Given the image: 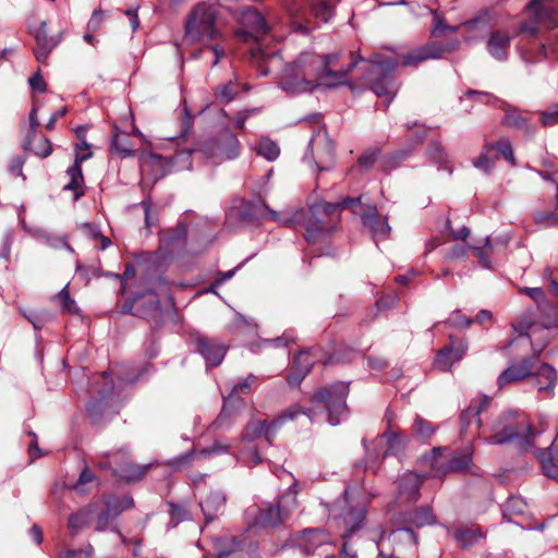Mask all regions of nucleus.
<instances>
[{
  "instance_id": "nucleus-1",
  "label": "nucleus",
  "mask_w": 558,
  "mask_h": 558,
  "mask_svg": "<svg viewBox=\"0 0 558 558\" xmlns=\"http://www.w3.org/2000/svg\"><path fill=\"white\" fill-rule=\"evenodd\" d=\"M339 58L340 53L322 57L313 51H303L295 60L286 64L279 86L287 93L301 94L320 87L333 88L343 85L357 61L338 68Z\"/></svg>"
},
{
  "instance_id": "nucleus-2",
  "label": "nucleus",
  "mask_w": 558,
  "mask_h": 558,
  "mask_svg": "<svg viewBox=\"0 0 558 558\" xmlns=\"http://www.w3.org/2000/svg\"><path fill=\"white\" fill-rule=\"evenodd\" d=\"M535 325L536 324L531 313L519 316L512 323V329L517 333V337L512 338L504 350L507 351L514 345L530 344L532 348V354L523 357L518 363H510V365L500 373L497 380L500 389L507 385L522 381L533 374V368L538 361V356L546 347V341H537L533 339V335L529 333V329L534 328Z\"/></svg>"
},
{
  "instance_id": "nucleus-3",
  "label": "nucleus",
  "mask_w": 558,
  "mask_h": 558,
  "mask_svg": "<svg viewBox=\"0 0 558 558\" xmlns=\"http://www.w3.org/2000/svg\"><path fill=\"white\" fill-rule=\"evenodd\" d=\"M422 465L429 470L420 475L414 472L404 474L399 484L402 495H408L410 499H417L423 478L426 476H441L448 472H464L472 465V450L464 448L451 454L450 459L444 456V449L434 448L430 454L421 460Z\"/></svg>"
},
{
  "instance_id": "nucleus-4",
  "label": "nucleus",
  "mask_w": 558,
  "mask_h": 558,
  "mask_svg": "<svg viewBox=\"0 0 558 558\" xmlns=\"http://www.w3.org/2000/svg\"><path fill=\"white\" fill-rule=\"evenodd\" d=\"M217 21L218 7L216 3L203 1L195 4L184 22V38L192 44H209L222 38Z\"/></svg>"
},
{
  "instance_id": "nucleus-5",
  "label": "nucleus",
  "mask_w": 558,
  "mask_h": 558,
  "mask_svg": "<svg viewBox=\"0 0 558 558\" xmlns=\"http://www.w3.org/2000/svg\"><path fill=\"white\" fill-rule=\"evenodd\" d=\"M231 215H235L240 221L245 223H255L259 220H270L278 222L281 227L290 228L294 225L301 223L305 210L299 208H288L282 211L271 209L264 202H246L240 207L233 208Z\"/></svg>"
},
{
  "instance_id": "nucleus-6",
  "label": "nucleus",
  "mask_w": 558,
  "mask_h": 558,
  "mask_svg": "<svg viewBox=\"0 0 558 558\" xmlns=\"http://www.w3.org/2000/svg\"><path fill=\"white\" fill-rule=\"evenodd\" d=\"M191 153L192 150L182 151L178 154V157H189ZM193 153L198 154L207 162L217 166L239 156L240 142L231 131L225 130L218 136L198 143Z\"/></svg>"
},
{
  "instance_id": "nucleus-7",
  "label": "nucleus",
  "mask_w": 558,
  "mask_h": 558,
  "mask_svg": "<svg viewBox=\"0 0 558 558\" xmlns=\"http://www.w3.org/2000/svg\"><path fill=\"white\" fill-rule=\"evenodd\" d=\"M348 490H343L342 499L338 500L332 508L330 513L344 529L341 534L343 541L339 558H356V551L350 545L351 536L363 526L365 519V510L363 508L355 509L348 506L347 499Z\"/></svg>"
},
{
  "instance_id": "nucleus-8",
  "label": "nucleus",
  "mask_w": 558,
  "mask_h": 558,
  "mask_svg": "<svg viewBox=\"0 0 558 558\" xmlns=\"http://www.w3.org/2000/svg\"><path fill=\"white\" fill-rule=\"evenodd\" d=\"M239 22L243 28L235 31V36L244 41L253 38L257 46L251 49L253 59L275 61L277 52H268L259 43L262 37L268 33V26L264 17L256 10L247 8L242 11Z\"/></svg>"
},
{
  "instance_id": "nucleus-9",
  "label": "nucleus",
  "mask_w": 558,
  "mask_h": 558,
  "mask_svg": "<svg viewBox=\"0 0 558 558\" xmlns=\"http://www.w3.org/2000/svg\"><path fill=\"white\" fill-rule=\"evenodd\" d=\"M348 393L349 383L338 381L320 388L313 396L312 401L325 405L329 424L336 426L348 415Z\"/></svg>"
},
{
  "instance_id": "nucleus-10",
  "label": "nucleus",
  "mask_w": 558,
  "mask_h": 558,
  "mask_svg": "<svg viewBox=\"0 0 558 558\" xmlns=\"http://www.w3.org/2000/svg\"><path fill=\"white\" fill-rule=\"evenodd\" d=\"M353 61L363 62L373 76L372 90L378 97H386L388 104L396 96L397 89L392 81V72L397 68L396 61H389L388 58L376 54L372 60L354 59Z\"/></svg>"
},
{
  "instance_id": "nucleus-11",
  "label": "nucleus",
  "mask_w": 558,
  "mask_h": 558,
  "mask_svg": "<svg viewBox=\"0 0 558 558\" xmlns=\"http://www.w3.org/2000/svg\"><path fill=\"white\" fill-rule=\"evenodd\" d=\"M306 414L311 421H313V416L311 412H304L299 405H292L283 413L272 420L271 422H268L266 420H256L251 421L244 428L242 433V440L252 444L255 439L260 438L262 436L265 437L268 445H271L272 438L275 437L278 428L286 423L287 421L293 420L299 414Z\"/></svg>"
},
{
  "instance_id": "nucleus-12",
  "label": "nucleus",
  "mask_w": 558,
  "mask_h": 558,
  "mask_svg": "<svg viewBox=\"0 0 558 558\" xmlns=\"http://www.w3.org/2000/svg\"><path fill=\"white\" fill-rule=\"evenodd\" d=\"M100 501V508L96 511V526L97 532L112 531L117 532L120 536L118 527L114 525V520L126 509L134 507V500L131 495H123L116 497L112 495L105 496Z\"/></svg>"
},
{
  "instance_id": "nucleus-13",
  "label": "nucleus",
  "mask_w": 558,
  "mask_h": 558,
  "mask_svg": "<svg viewBox=\"0 0 558 558\" xmlns=\"http://www.w3.org/2000/svg\"><path fill=\"white\" fill-rule=\"evenodd\" d=\"M460 41L458 39L450 40L446 44L433 41L425 46L417 47L407 53L398 56V58H388L389 61H396L403 66H417L420 63L430 59H441L447 53L458 50Z\"/></svg>"
},
{
  "instance_id": "nucleus-14",
  "label": "nucleus",
  "mask_w": 558,
  "mask_h": 558,
  "mask_svg": "<svg viewBox=\"0 0 558 558\" xmlns=\"http://www.w3.org/2000/svg\"><path fill=\"white\" fill-rule=\"evenodd\" d=\"M555 2L556 0H532L526 7L532 20L520 26V33L534 36L538 32V24L558 25V11L553 5Z\"/></svg>"
},
{
  "instance_id": "nucleus-15",
  "label": "nucleus",
  "mask_w": 558,
  "mask_h": 558,
  "mask_svg": "<svg viewBox=\"0 0 558 558\" xmlns=\"http://www.w3.org/2000/svg\"><path fill=\"white\" fill-rule=\"evenodd\" d=\"M304 159H311L320 171L331 168L335 159L333 143L328 133L318 129L312 136Z\"/></svg>"
},
{
  "instance_id": "nucleus-16",
  "label": "nucleus",
  "mask_w": 558,
  "mask_h": 558,
  "mask_svg": "<svg viewBox=\"0 0 558 558\" xmlns=\"http://www.w3.org/2000/svg\"><path fill=\"white\" fill-rule=\"evenodd\" d=\"M98 465L101 469H110L113 475L126 482L141 480L147 469L146 466L141 468L130 462L124 451L111 454L107 461H100Z\"/></svg>"
},
{
  "instance_id": "nucleus-17",
  "label": "nucleus",
  "mask_w": 558,
  "mask_h": 558,
  "mask_svg": "<svg viewBox=\"0 0 558 558\" xmlns=\"http://www.w3.org/2000/svg\"><path fill=\"white\" fill-rule=\"evenodd\" d=\"M520 293H523L527 296H530L532 300H534L537 303V306L542 310H547V313L545 316L539 319V322L536 319L534 312L526 311V313H531L533 316V319L535 322V327L529 329L530 335H535L536 329L542 327L543 329H550V328H557L558 329V313L557 311L548 305L546 301L545 293L542 288H522L520 289ZM524 313L521 315L523 316Z\"/></svg>"
},
{
  "instance_id": "nucleus-18",
  "label": "nucleus",
  "mask_w": 558,
  "mask_h": 558,
  "mask_svg": "<svg viewBox=\"0 0 558 558\" xmlns=\"http://www.w3.org/2000/svg\"><path fill=\"white\" fill-rule=\"evenodd\" d=\"M231 446L221 440H215L214 444L209 447H206L201 450L192 449L185 454L173 458L169 464L177 471L182 470L186 466H190L194 459H206L211 456H220L228 453L230 451Z\"/></svg>"
},
{
  "instance_id": "nucleus-19",
  "label": "nucleus",
  "mask_w": 558,
  "mask_h": 558,
  "mask_svg": "<svg viewBox=\"0 0 558 558\" xmlns=\"http://www.w3.org/2000/svg\"><path fill=\"white\" fill-rule=\"evenodd\" d=\"M299 545L307 556H320L325 553L324 549L333 543L326 530H304L299 538Z\"/></svg>"
},
{
  "instance_id": "nucleus-20",
  "label": "nucleus",
  "mask_w": 558,
  "mask_h": 558,
  "mask_svg": "<svg viewBox=\"0 0 558 558\" xmlns=\"http://www.w3.org/2000/svg\"><path fill=\"white\" fill-rule=\"evenodd\" d=\"M123 312L143 318H160L162 314L161 304L155 294H146L131 302L128 301L123 306Z\"/></svg>"
},
{
  "instance_id": "nucleus-21",
  "label": "nucleus",
  "mask_w": 558,
  "mask_h": 558,
  "mask_svg": "<svg viewBox=\"0 0 558 558\" xmlns=\"http://www.w3.org/2000/svg\"><path fill=\"white\" fill-rule=\"evenodd\" d=\"M257 380V377L253 374H250L247 377L239 381L236 385H234L227 398H225V403L222 407V410L219 414V416L214 422V426L217 428L223 427L229 417L231 416V405L233 402H242V400L236 399L238 393L247 395L251 392V387L253 384H255Z\"/></svg>"
},
{
  "instance_id": "nucleus-22",
  "label": "nucleus",
  "mask_w": 558,
  "mask_h": 558,
  "mask_svg": "<svg viewBox=\"0 0 558 558\" xmlns=\"http://www.w3.org/2000/svg\"><path fill=\"white\" fill-rule=\"evenodd\" d=\"M33 37L37 43V47L34 49L35 58L40 63H46L51 51L61 41V34L57 36H49L47 23L41 21L39 26L31 31Z\"/></svg>"
},
{
  "instance_id": "nucleus-23",
  "label": "nucleus",
  "mask_w": 558,
  "mask_h": 558,
  "mask_svg": "<svg viewBox=\"0 0 558 558\" xmlns=\"http://www.w3.org/2000/svg\"><path fill=\"white\" fill-rule=\"evenodd\" d=\"M196 348L206 361L207 365L210 366L219 365L227 352V348L222 343L205 337L196 338Z\"/></svg>"
},
{
  "instance_id": "nucleus-24",
  "label": "nucleus",
  "mask_w": 558,
  "mask_h": 558,
  "mask_svg": "<svg viewBox=\"0 0 558 558\" xmlns=\"http://www.w3.org/2000/svg\"><path fill=\"white\" fill-rule=\"evenodd\" d=\"M89 157L90 154H88L87 156H80L78 154H76L74 163L66 170L69 182L64 185L63 190L73 192L74 201H77L85 193L84 177L81 163L87 160Z\"/></svg>"
},
{
  "instance_id": "nucleus-25",
  "label": "nucleus",
  "mask_w": 558,
  "mask_h": 558,
  "mask_svg": "<svg viewBox=\"0 0 558 558\" xmlns=\"http://www.w3.org/2000/svg\"><path fill=\"white\" fill-rule=\"evenodd\" d=\"M502 123L508 128L524 132L527 136H534L536 133V128L530 124V118L515 107L507 106L505 108Z\"/></svg>"
},
{
  "instance_id": "nucleus-26",
  "label": "nucleus",
  "mask_w": 558,
  "mask_h": 558,
  "mask_svg": "<svg viewBox=\"0 0 558 558\" xmlns=\"http://www.w3.org/2000/svg\"><path fill=\"white\" fill-rule=\"evenodd\" d=\"M363 225L372 231L375 242L385 240L389 236L391 228L388 223L387 217H381L376 208L362 217Z\"/></svg>"
},
{
  "instance_id": "nucleus-27",
  "label": "nucleus",
  "mask_w": 558,
  "mask_h": 558,
  "mask_svg": "<svg viewBox=\"0 0 558 558\" xmlns=\"http://www.w3.org/2000/svg\"><path fill=\"white\" fill-rule=\"evenodd\" d=\"M199 505L206 522L209 523L223 511L226 496L220 489H211Z\"/></svg>"
},
{
  "instance_id": "nucleus-28",
  "label": "nucleus",
  "mask_w": 558,
  "mask_h": 558,
  "mask_svg": "<svg viewBox=\"0 0 558 558\" xmlns=\"http://www.w3.org/2000/svg\"><path fill=\"white\" fill-rule=\"evenodd\" d=\"M100 508V501H94L76 512L72 513L68 521V527L72 534H76L82 529L87 526L95 518L96 511Z\"/></svg>"
},
{
  "instance_id": "nucleus-29",
  "label": "nucleus",
  "mask_w": 558,
  "mask_h": 558,
  "mask_svg": "<svg viewBox=\"0 0 558 558\" xmlns=\"http://www.w3.org/2000/svg\"><path fill=\"white\" fill-rule=\"evenodd\" d=\"M511 36L507 32L495 31L488 38L487 50L494 59L504 61L508 57Z\"/></svg>"
},
{
  "instance_id": "nucleus-30",
  "label": "nucleus",
  "mask_w": 558,
  "mask_h": 558,
  "mask_svg": "<svg viewBox=\"0 0 558 558\" xmlns=\"http://www.w3.org/2000/svg\"><path fill=\"white\" fill-rule=\"evenodd\" d=\"M464 353L465 348L462 345H446L437 352L434 365L440 371H449L454 363L459 362L463 357Z\"/></svg>"
},
{
  "instance_id": "nucleus-31",
  "label": "nucleus",
  "mask_w": 558,
  "mask_h": 558,
  "mask_svg": "<svg viewBox=\"0 0 558 558\" xmlns=\"http://www.w3.org/2000/svg\"><path fill=\"white\" fill-rule=\"evenodd\" d=\"M314 361L311 359L310 352L300 351L293 361V373L287 378L290 386H299L303 378L308 374Z\"/></svg>"
},
{
  "instance_id": "nucleus-32",
  "label": "nucleus",
  "mask_w": 558,
  "mask_h": 558,
  "mask_svg": "<svg viewBox=\"0 0 558 558\" xmlns=\"http://www.w3.org/2000/svg\"><path fill=\"white\" fill-rule=\"evenodd\" d=\"M398 520L400 521V524L405 525L404 527L412 529V526L423 527L425 525L433 524L435 522V517L433 514L430 507H422L409 511L401 519Z\"/></svg>"
},
{
  "instance_id": "nucleus-33",
  "label": "nucleus",
  "mask_w": 558,
  "mask_h": 558,
  "mask_svg": "<svg viewBox=\"0 0 558 558\" xmlns=\"http://www.w3.org/2000/svg\"><path fill=\"white\" fill-rule=\"evenodd\" d=\"M360 197H345L342 202L339 203H317L312 206L311 210L315 217L327 215L338 217L339 211L343 208L354 207L360 203Z\"/></svg>"
},
{
  "instance_id": "nucleus-34",
  "label": "nucleus",
  "mask_w": 558,
  "mask_h": 558,
  "mask_svg": "<svg viewBox=\"0 0 558 558\" xmlns=\"http://www.w3.org/2000/svg\"><path fill=\"white\" fill-rule=\"evenodd\" d=\"M284 519V515L277 505L274 506L267 504L259 508L255 524L264 529L274 527L281 523Z\"/></svg>"
},
{
  "instance_id": "nucleus-35",
  "label": "nucleus",
  "mask_w": 558,
  "mask_h": 558,
  "mask_svg": "<svg viewBox=\"0 0 558 558\" xmlns=\"http://www.w3.org/2000/svg\"><path fill=\"white\" fill-rule=\"evenodd\" d=\"M535 377L538 390L545 391L549 396H553L557 381V374L555 368L547 363H543L535 372Z\"/></svg>"
},
{
  "instance_id": "nucleus-36",
  "label": "nucleus",
  "mask_w": 558,
  "mask_h": 558,
  "mask_svg": "<svg viewBox=\"0 0 558 558\" xmlns=\"http://www.w3.org/2000/svg\"><path fill=\"white\" fill-rule=\"evenodd\" d=\"M32 234L40 243L51 248H65L70 252L73 251L70 244L68 243V236L64 234H52L39 229L32 231Z\"/></svg>"
},
{
  "instance_id": "nucleus-37",
  "label": "nucleus",
  "mask_w": 558,
  "mask_h": 558,
  "mask_svg": "<svg viewBox=\"0 0 558 558\" xmlns=\"http://www.w3.org/2000/svg\"><path fill=\"white\" fill-rule=\"evenodd\" d=\"M253 150L267 161H275L280 155L278 144L267 136H262L253 146Z\"/></svg>"
},
{
  "instance_id": "nucleus-38",
  "label": "nucleus",
  "mask_w": 558,
  "mask_h": 558,
  "mask_svg": "<svg viewBox=\"0 0 558 558\" xmlns=\"http://www.w3.org/2000/svg\"><path fill=\"white\" fill-rule=\"evenodd\" d=\"M383 438H385L387 442L385 456L399 453L405 448L408 442V436L405 434L391 430H386L383 434Z\"/></svg>"
},
{
  "instance_id": "nucleus-39",
  "label": "nucleus",
  "mask_w": 558,
  "mask_h": 558,
  "mask_svg": "<svg viewBox=\"0 0 558 558\" xmlns=\"http://www.w3.org/2000/svg\"><path fill=\"white\" fill-rule=\"evenodd\" d=\"M413 435L422 441H428L436 432V426L421 415H416L412 424Z\"/></svg>"
},
{
  "instance_id": "nucleus-40",
  "label": "nucleus",
  "mask_w": 558,
  "mask_h": 558,
  "mask_svg": "<svg viewBox=\"0 0 558 558\" xmlns=\"http://www.w3.org/2000/svg\"><path fill=\"white\" fill-rule=\"evenodd\" d=\"M527 509L525 500L520 496H511L502 507L504 517L510 520L512 517L523 515Z\"/></svg>"
},
{
  "instance_id": "nucleus-41",
  "label": "nucleus",
  "mask_w": 558,
  "mask_h": 558,
  "mask_svg": "<svg viewBox=\"0 0 558 558\" xmlns=\"http://www.w3.org/2000/svg\"><path fill=\"white\" fill-rule=\"evenodd\" d=\"M453 539L462 548H468L478 542L483 535L480 530L459 529L452 534Z\"/></svg>"
},
{
  "instance_id": "nucleus-42",
  "label": "nucleus",
  "mask_w": 558,
  "mask_h": 558,
  "mask_svg": "<svg viewBox=\"0 0 558 558\" xmlns=\"http://www.w3.org/2000/svg\"><path fill=\"white\" fill-rule=\"evenodd\" d=\"M238 461L248 468H254L263 462V459L255 445L248 444L243 448L239 456Z\"/></svg>"
},
{
  "instance_id": "nucleus-43",
  "label": "nucleus",
  "mask_w": 558,
  "mask_h": 558,
  "mask_svg": "<svg viewBox=\"0 0 558 558\" xmlns=\"http://www.w3.org/2000/svg\"><path fill=\"white\" fill-rule=\"evenodd\" d=\"M239 94V88L235 82H228L216 87L215 96L221 104H228L232 101Z\"/></svg>"
},
{
  "instance_id": "nucleus-44",
  "label": "nucleus",
  "mask_w": 558,
  "mask_h": 558,
  "mask_svg": "<svg viewBox=\"0 0 558 558\" xmlns=\"http://www.w3.org/2000/svg\"><path fill=\"white\" fill-rule=\"evenodd\" d=\"M295 486V483L290 487L289 492L284 495H282L279 500L277 501L278 508H280L282 514L284 518L288 517V514L294 510L298 506V499H296V490L293 488Z\"/></svg>"
},
{
  "instance_id": "nucleus-45",
  "label": "nucleus",
  "mask_w": 558,
  "mask_h": 558,
  "mask_svg": "<svg viewBox=\"0 0 558 558\" xmlns=\"http://www.w3.org/2000/svg\"><path fill=\"white\" fill-rule=\"evenodd\" d=\"M534 220L537 225H544L547 227L558 226V184H556L555 213L537 211L534 214Z\"/></svg>"
},
{
  "instance_id": "nucleus-46",
  "label": "nucleus",
  "mask_w": 558,
  "mask_h": 558,
  "mask_svg": "<svg viewBox=\"0 0 558 558\" xmlns=\"http://www.w3.org/2000/svg\"><path fill=\"white\" fill-rule=\"evenodd\" d=\"M490 149H496L507 161L515 166V157L512 145L508 138H501L497 142L488 144Z\"/></svg>"
},
{
  "instance_id": "nucleus-47",
  "label": "nucleus",
  "mask_w": 558,
  "mask_h": 558,
  "mask_svg": "<svg viewBox=\"0 0 558 558\" xmlns=\"http://www.w3.org/2000/svg\"><path fill=\"white\" fill-rule=\"evenodd\" d=\"M228 548H217V558H243L241 550L243 543L235 537L229 539Z\"/></svg>"
},
{
  "instance_id": "nucleus-48",
  "label": "nucleus",
  "mask_w": 558,
  "mask_h": 558,
  "mask_svg": "<svg viewBox=\"0 0 558 558\" xmlns=\"http://www.w3.org/2000/svg\"><path fill=\"white\" fill-rule=\"evenodd\" d=\"M427 154H428L429 159L433 162L439 165V167L446 166L448 162V156H447L446 150L437 142H434L430 144ZM445 169H447V167H445ZM448 170L450 173L452 172V169L448 168Z\"/></svg>"
},
{
  "instance_id": "nucleus-49",
  "label": "nucleus",
  "mask_w": 558,
  "mask_h": 558,
  "mask_svg": "<svg viewBox=\"0 0 558 558\" xmlns=\"http://www.w3.org/2000/svg\"><path fill=\"white\" fill-rule=\"evenodd\" d=\"M489 150L490 146L485 145L481 155L473 161V166L485 173H489L495 165V159L488 155Z\"/></svg>"
},
{
  "instance_id": "nucleus-50",
  "label": "nucleus",
  "mask_w": 558,
  "mask_h": 558,
  "mask_svg": "<svg viewBox=\"0 0 558 558\" xmlns=\"http://www.w3.org/2000/svg\"><path fill=\"white\" fill-rule=\"evenodd\" d=\"M476 257L480 259L481 264L485 268H490L489 255L493 251V245L490 243V239L486 238L484 241V247L473 245L470 247Z\"/></svg>"
},
{
  "instance_id": "nucleus-51",
  "label": "nucleus",
  "mask_w": 558,
  "mask_h": 558,
  "mask_svg": "<svg viewBox=\"0 0 558 558\" xmlns=\"http://www.w3.org/2000/svg\"><path fill=\"white\" fill-rule=\"evenodd\" d=\"M57 300L63 312L70 314H77L78 307L75 304V301L70 296L68 291V287H64L57 295Z\"/></svg>"
},
{
  "instance_id": "nucleus-52",
  "label": "nucleus",
  "mask_w": 558,
  "mask_h": 558,
  "mask_svg": "<svg viewBox=\"0 0 558 558\" xmlns=\"http://www.w3.org/2000/svg\"><path fill=\"white\" fill-rule=\"evenodd\" d=\"M313 13L316 17L327 23L333 15V10L327 0H318V2L313 7Z\"/></svg>"
},
{
  "instance_id": "nucleus-53",
  "label": "nucleus",
  "mask_w": 558,
  "mask_h": 558,
  "mask_svg": "<svg viewBox=\"0 0 558 558\" xmlns=\"http://www.w3.org/2000/svg\"><path fill=\"white\" fill-rule=\"evenodd\" d=\"M111 147L122 158L131 157L134 154V149L130 145L129 141L126 138L121 140L118 135L113 137Z\"/></svg>"
},
{
  "instance_id": "nucleus-54",
  "label": "nucleus",
  "mask_w": 558,
  "mask_h": 558,
  "mask_svg": "<svg viewBox=\"0 0 558 558\" xmlns=\"http://www.w3.org/2000/svg\"><path fill=\"white\" fill-rule=\"evenodd\" d=\"M378 155H379V149L378 148H371L366 151H364L360 157H359V166L364 168L365 170H369L375 161L377 160L378 158Z\"/></svg>"
},
{
  "instance_id": "nucleus-55",
  "label": "nucleus",
  "mask_w": 558,
  "mask_h": 558,
  "mask_svg": "<svg viewBox=\"0 0 558 558\" xmlns=\"http://www.w3.org/2000/svg\"><path fill=\"white\" fill-rule=\"evenodd\" d=\"M541 122L544 126H553L558 123V105L541 112Z\"/></svg>"
},
{
  "instance_id": "nucleus-56",
  "label": "nucleus",
  "mask_w": 558,
  "mask_h": 558,
  "mask_svg": "<svg viewBox=\"0 0 558 558\" xmlns=\"http://www.w3.org/2000/svg\"><path fill=\"white\" fill-rule=\"evenodd\" d=\"M96 480L94 473L90 471L89 468H84V470L81 472L77 482L74 486V489L77 490L78 494L83 495L85 494V490L83 489V486L87 483H92Z\"/></svg>"
},
{
  "instance_id": "nucleus-57",
  "label": "nucleus",
  "mask_w": 558,
  "mask_h": 558,
  "mask_svg": "<svg viewBox=\"0 0 558 558\" xmlns=\"http://www.w3.org/2000/svg\"><path fill=\"white\" fill-rule=\"evenodd\" d=\"M472 319L462 315L460 311H454L447 320L448 325L458 327V328H468L472 324Z\"/></svg>"
},
{
  "instance_id": "nucleus-58",
  "label": "nucleus",
  "mask_w": 558,
  "mask_h": 558,
  "mask_svg": "<svg viewBox=\"0 0 558 558\" xmlns=\"http://www.w3.org/2000/svg\"><path fill=\"white\" fill-rule=\"evenodd\" d=\"M36 156L46 158L52 153V145L47 137H43L34 149Z\"/></svg>"
},
{
  "instance_id": "nucleus-59",
  "label": "nucleus",
  "mask_w": 558,
  "mask_h": 558,
  "mask_svg": "<svg viewBox=\"0 0 558 558\" xmlns=\"http://www.w3.org/2000/svg\"><path fill=\"white\" fill-rule=\"evenodd\" d=\"M28 84L33 90L44 93L47 89V84L44 81L39 71H37L33 76L29 77Z\"/></svg>"
},
{
  "instance_id": "nucleus-60",
  "label": "nucleus",
  "mask_w": 558,
  "mask_h": 558,
  "mask_svg": "<svg viewBox=\"0 0 558 558\" xmlns=\"http://www.w3.org/2000/svg\"><path fill=\"white\" fill-rule=\"evenodd\" d=\"M447 31L456 32L457 27L446 25L441 20L438 19L437 15H435V25L432 31L433 35L440 36L442 34H445Z\"/></svg>"
},
{
  "instance_id": "nucleus-61",
  "label": "nucleus",
  "mask_w": 558,
  "mask_h": 558,
  "mask_svg": "<svg viewBox=\"0 0 558 558\" xmlns=\"http://www.w3.org/2000/svg\"><path fill=\"white\" fill-rule=\"evenodd\" d=\"M13 243V234L12 232L8 231L3 234L2 238V253L1 256L3 258H9L11 253V246Z\"/></svg>"
},
{
  "instance_id": "nucleus-62",
  "label": "nucleus",
  "mask_w": 558,
  "mask_h": 558,
  "mask_svg": "<svg viewBox=\"0 0 558 558\" xmlns=\"http://www.w3.org/2000/svg\"><path fill=\"white\" fill-rule=\"evenodd\" d=\"M207 48L214 54L213 66H216L219 63V61L226 56V49L220 44L208 45Z\"/></svg>"
},
{
  "instance_id": "nucleus-63",
  "label": "nucleus",
  "mask_w": 558,
  "mask_h": 558,
  "mask_svg": "<svg viewBox=\"0 0 558 558\" xmlns=\"http://www.w3.org/2000/svg\"><path fill=\"white\" fill-rule=\"evenodd\" d=\"M465 95L468 97H476L477 100L485 104H490L495 99V97L489 93L478 92L474 89L466 90Z\"/></svg>"
},
{
  "instance_id": "nucleus-64",
  "label": "nucleus",
  "mask_w": 558,
  "mask_h": 558,
  "mask_svg": "<svg viewBox=\"0 0 558 558\" xmlns=\"http://www.w3.org/2000/svg\"><path fill=\"white\" fill-rule=\"evenodd\" d=\"M92 551V548L88 550H68L60 558H90Z\"/></svg>"
}]
</instances>
